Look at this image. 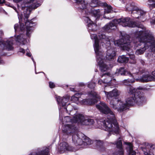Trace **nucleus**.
Masks as SVG:
<instances>
[{
    "mask_svg": "<svg viewBox=\"0 0 155 155\" xmlns=\"http://www.w3.org/2000/svg\"><path fill=\"white\" fill-rule=\"evenodd\" d=\"M117 24L124 27H137L142 29V30H138L135 33V37L136 39L138 40V41L134 39L130 42V36L126 35L123 36L122 38L114 41L115 46L120 47L123 50L129 51L131 50L130 48L134 44L136 50L135 54L137 55L143 54L145 51L149 48L153 51L155 40L152 33L149 30H147L143 25L137 24L135 22L130 21L129 18L114 19L109 24L106 25L103 29L105 31H107L113 27L114 28L113 29H115Z\"/></svg>",
    "mask_w": 155,
    "mask_h": 155,
    "instance_id": "nucleus-1",
    "label": "nucleus"
},
{
    "mask_svg": "<svg viewBox=\"0 0 155 155\" xmlns=\"http://www.w3.org/2000/svg\"><path fill=\"white\" fill-rule=\"evenodd\" d=\"M99 18L96 19V18L93 15H89V16L84 17L83 19L86 22L88 23L87 27L90 33L91 38L94 41V47L96 54L97 61L100 66L101 71L104 72L109 69V67L107 64L104 62V53L99 46V43H104L110 45V39L102 34H99L98 37H97L95 34L91 32L92 28L93 23H94L91 20H97Z\"/></svg>",
    "mask_w": 155,
    "mask_h": 155,
    "instance_id": "nucleus-2",
    "label": "nucleus"
},
{
    "mask_svg": "<svg viewBox=\"0 0 155 155\" xmlns=\"http://www.w3.org/2000/svg\"><path fill=\"white\" fill-rule=\"evenodd\" d=\"M96 107L101 112L107 114V120H104L102 123L103 129L113 134H118L119 127L113 112L103 102H100L99 104L96 105Z\"/></svg>",
    "mask_w": 155,
    "mask_h": 155,
    "instance_id": "nucleus-3",
    "label": "nucleus"
},
{
    "mask_svg": "<svg viewBox=\"0 0 155 155\" xmlns=\"http://www.w3.org/2000/svg\"><path fill=\"white\" fill-rule=\"evenodd\" d=\"M41 0H25L21 5L22 9L26 11L24 12V16L25 21V25L26 29V35L28 37H30L31 34L32 32L33 27L32 25L33 22L31 20H27L30 14L31 9H35L39 6L41 5Z\"/></svg>",
    "mask_w": 155,
    "mask_h": 155,
    "instance_id": "nucleus-4",
    "label": "nucleus"
},
{
    "mask_svg": "<svg viewBox=\"0 0 155 155\" xmlns=\"http://www.w3.org/2000/svg\"><path fill=\"white\" fill-rule=\"evenodd\" d=\"M78 4L79 8L87 15H93L96 19L99 18L100 15V9L94 10L92 7H96L99 4L98 0H75Z\"/></svg>",
    "mask_w": 155,
    "mask_h": 155,
    "instance_id": "nucleus-5",
    "label": "nucleus"
},
{
    "mask_svg": "<svg viewBox=\"0 0 155 155\" xmlns=\"http://www.w3.org/2000/svg\"><path fill=\"white\" fill-rule=\"evenodd\" d=\"M126 8L127 10L131 12L134 18L140 19L141 21H144L146 20V18L144 17L146 12L139 8L135 3L128 4L126 5Z\"/></svg>",
    "mask_w": 155,
    "mask_h": 155,
    "instance_id": "nucleus-6",
    "label": "nucleus"
},
{
    "mask_svg": "<svg viewBox=\"0 0 155 155\" xmlns=\"http://www.w3.org/2000/svg\"><path fill=\"white\" fill-rule=\"evenodd\" d=\"M145 101V99L143 94H139V92H137L133 96L128 97L125 102H123L127 106V109H128V107L130 106H133L135 104L139 105H142Z\"/></svg>",
    "mask_w": 155,
    "mask_h": 155,
    "instance_id": "nucleus-7",
    "label": "nucleus"
},
{
    "mask_svg": "<svg viewBox=\"0 0 155 155\" xmlns=\"http://www.w3.org/2000/svg\"><path fill=\"white\" fill-rule=\"evenodd\" d=\"M110 107L114 110L121 112L127 110V106L121 100L117 98H113L110 100Z\"/></svg>",
    "mask_w": 155,
    "mask_h": 155,
    "instance_id": "nucleus-8",
    "label": "nucleus"
},
{
    "mask_svg": "<svg viewBox=\"0 0 155 155\" xmlns=\"http://www.w3.org/2000/svg\"><path fill=\"white\" fill-rule=\"evenodd\" d=\"M72 141L76 145H83L86 148L88 147L89 145L93 143L92 141L87 137L84 135L81 139L79 138L78 136L76 134L73 135Z\"/></svg>",
    "mask_w": 155,
    "mask_h": 155,
    "instance_id": "nucleus-9",
    "label": "nucleus"
},
{
    "mask_svg": "<svg viewBox=\"0 0 155 155\" xmlns=\"http://www.w3.org/2000/svg\"><path fill=\"white\" fill-rule=\"evenodd\" d=\"M82 94L79 93H76L71 97V101L77 104L80 103L82 104L86 105H92L97 102V100L96 99H84L82 100H80Z\"/></svg>",
    "mask_w": 155,
    "mask_h": 155,
    "instance_id": "nucleus-10",
    "label": "nucleus"
},
{
    "mask_svg": "<svg viewBox=\"0 0 155 155\" xmlns=\"http://www.w3.org/2000/svg\"><path fill=\"white\" fill-rule=\"evenodd\" d=\"M4 35L2 31L0 30V37ZM13 40L12 39H9L6 41H0V49L3 50L6 49L7 50H12L13 49Z\"/></svg>",
    "mask_w": 155,
    "mask_h": 155,
    "instance_id": "nucleus-11",
    "label": "nucleus"
},
{
    "mask_svg": "<svg viewBox=\"0 0 155 155\" xmlns=\"http://www.w3.org/2000/svg\"><path fill=\"white\" fill-rule=\"evenodd\" d=\"M76 119L74 121L75 122H78V124L83 125H91L94 123V121L93 119L91 118H86L82 114H78L77 117H75Z\"/></svg>",
    "mask_w": 155,
    "mask_h": 155,
    "instance_id": "nucleus-12",
    "label": "nucleus"
},
{
    "mask_svg": "<svg viewBox=\"0 0 155 155\" xmlns=\"http://www.w3.org/2000/svg\"><path fill=\"white\" fill-rule=\"evenodd\" d=\"M62 132L66 135H71L76 131V127L74 124H64L62 127Z\"/></svg>",
    "mask_w": 155,
    "mask_h": 155,
    "instance_id": "nucleus-13",
    "label": "nucleus"
},
{
    "mask_svg": "<svg viewBox=\"0 0 155 155\" xmlns=\"http://www.w3.org/2000/svg\"><path fill=\"white\" fill-rule=\"evenodd\" d=\"M155 150V145L150 144L146 143L145 146L142 148V150L143 152V155H153V150Z\"/></svg>",
    "mask_w": 155,
    "mask_h": 155,
    "instance_id": "nucleus-14",
    "label": "nucleus"
},
{
    "mask_svg": "<svg viewBox=\"0 0 155 155\" xmlns=\"http://www.w3.org/2000/svg\"><path fill=\"white\" fill-rule=\"evenodd\" d=\"M58 150L61 153L68 150L69 151H73V148L69 146L68 143L66 142H63L60 143Z\"/></svg>",
    "mask_w": 155,
    "mask_h": 155,
    "instance_id": "nucleus-15",
    "label": "nucleus"
},
{
    "mask_svg": "<svg viewBox=\"0 0 155 155\" xmlns=\"http://www.w3.org/2000/svg\"><path fill=\"white\" fill-rule=\"evenodd\" d=\"M104 92L107 97L109 100L112 99L113 98H116L115 97L118 96L120 94V92L116 89H114L112 91H110L109 92H107L105 91H104Z\"/></svg>",
    "mask_w": 155,
    "mask_h": 155,
    "instance_id": "nucleus-16",
    "label": "nucleus"
},
{
    "mask_svg": "<svg viewBox=\"0 0 155 155\" xmlns=\"http://www.w3.org/2000/svg\"><path fill=\"white\" fill-rule=\"evenodd\" d=\"M155 78L150 75L149 72H146L143 74L142 77L140 79V80L141 82H147L149 81H154Z\"/></svg>",
    "mask_w": 155,
    "mask_h": 155,
    "instance_id": "nucleus-17",
    "label": "nucleus"
},
{
    "mask_svg": "<svg viewBox=\"0 0 155 155\" xmlns=\"http://www.w3.org/2000/svg\"><path fill=\"white\" fill-rule=\"evenodd\" d=\"M139 72V71L137 70V69L135 68H134L133 69L132 74V75L133 76L132 77L131 76V77H132L133 78L132 79H125L122 81L120 82V84L122 85H128L130 83H132L135 81L134 78V76L133 75V74H137Z\"/></svg>",
    "mask_w": 155,
    "mask_h": 155,
    "instance_id": "nucleus-18",
    "label": "nucleus"
},
{
    "mask_svg": "<svg viewBox=\"0 0 155 155\" xmlns=\"http://www.w3.org/2000/svg\"><path fill=\"white\" fill-rule=\"evenodd\" d=\"M116 55L115 49L113 48L108 49L107 51L106 58L108 60H112L114 59Z\"/></svg>",
    "mask_w": 155,
    "mask_h": 155,
    "instance_id": "nucleus-19",
    "label": "nucleus"
},
{
    "mask_svg": "<svg viewBox=\"0 0 155 155\" xmlns=\"http://www.w3.org/2000/svg\"><path fill=\"white\" fill-rule=\"evenodd\" d=\"M115 74L117 75L120 74L121 75L129 76L130 77L133 76L132 74L130 72L126 70L124 67H122L119 69H117L115 73Z\"/></svg>",
    "mask_w": 155,
    "mask_h": 155,
    "instance_id": "nucleus-20",
    "label": "nucleus"
},
{
    "mask_svg": "<svg viewBox=\"0 0 155 155\" xmlns=\"http://www.w3.org/2000/svg\"><path fill=\"white\" fill-rule=\"evenodd\" d=\"M110 74L108 72L107 73H104L101 75V77L103 76H106L107 77L105 80L104 81H103L101 79H99L98 81V83L99 84L102 85L103 84L108 83L111 82V83L112 82V79L111 76H110Z\"/></svg>",
    "mask_w": 155,
    "mask_h": 155,
    "instance_id": "nucleus-21",
    "label": "nucleus"
},
{
    "mask_svg": "<svg viewBox=\"0 0 155 155\" xmlns=\"http://www.w3.org/2000/svg\"><path fill=\"white\" fill-rule=\"evenodd\" d=\"M139 90H144V89L143 87H138L137 89H135L133 87L130 86L128 87L127 92L128 93L130 94H134L133 95V96L138 91L139 92V95L140 94H142Z\"/></svg>",
    "mask_w": 155,
    "mask_h": 155,
    "instance_id": "nucleus-22",
    "label": "nucleus"
},
{
    "mask_svg": "<svg viewBox=\"0 0 155 155\" xmlns=\"http://www.w3.org/2000/svg\"><path fill=\"white\" fill-rule=\"evenodd\" d=\"M56 100L58 102V104L62 106H64L66 105V103L68 101L69 99V97L68 96H67L66 97H61L60 96L56 97Z\"/></svg>",
    "mask_w": 155,
    "mask_h": 155,
    "instance_id": "nucleus-23",
    "label": "nucleus"
},
{
    "mask_svg": "<svg viewBox=\"0 0 155 155\" xmlns=\"http://www.w3.org/2000/svg\"><path fill=\"white\" fill-rule=\"evenodd\" d=\"M78 114H74V116L72 118L69 116H66L64 117V120L63 121V124H64L66 123H69V124H74L77 123L78 122H75L74 121L76 119L75 117H77L78 115Z\"/></svg>",
    "mask_w": 155,
    "mask_h": 155,
    "instance_id": "nucleus-24",
    "label": "nucleus"
},
{
    "mask_svg": "<svg viewBox=\"0 0 155 155\" xmlns=\"http://www.w3.org/2000/svg\"><path fill=\"white\" fill-rule=\"evenodd\" d=\"M28 155H49V149L46 147L41 150H38L37 153L33 152Z\"/></svg>",
    "mask_w": 155,
    "mask_h": 155,
    "instance_id": "nucleus-25",
    "label": "nucleus"
},
{
    "mask_svg": "<svg viewBox=\"0 0 155 155\" xmlns=\"http://www.w3.org/2000/svg\"><path fill=\"white\" fill-rule=\"evenodd\" d=\"M24 35L21 34L18 35L16 38V41L23 45L25 44L27 42V40L24 37Z\"/></svg>",
    "mask_w": 155,
    "mask_h": 155,
    "instance_id": "nucleus-26",
    "label": "nucleus"
},
{
    "mask_svg": "<svg viewBox=\"0 0 155 155\" xmlns=\"http://www.w3.org/2000/svg\"><path fill=\"white\" fill-rule=\"evenodd\" d=\"M127 146L126 148L129 150V155H136V152L133 150V146L130 143H125Z\"/></svg>",
    "mask_w": 155,
    "mask_h": 155,
    "instance_id": "nucleus-27",
    "label": "nucleus"
},
{
    "mask_svg": "<svg viewBox=\"0 0 155 155\" xmlns=\"http://www.w3.org/2000/svg\"><path fill=\"white\" fill-rule=\"evenodd\" d=\"M14 29L15 32H17L19 30L23 32L25 31V25L24 24L22 23H20L19 27L18 24H15L14 25Z\"/></svg>",
    "mask_w": 155,
    "mask_h": 155,
    "instance_id": "nucleus-28",
    "label": "nucleus"
},
{
    "mask_svg": "<svg viewBox=\"0 0 155 155\" xmlns=\"http://www.w3.org/2000/svg\"><path fill=\"white\" fill-rule=\"evenodd\" d=\"M129 60L128 58L124 55H122L118 57L117 61L120 63L127 62Z\"/></svg>",
    "mask_w": 155,
    "mask_h": 155,
    "instance_id": "nucleus-29",
    "label": "nucleus"
},
{
    "mask_svg": "<svg viewBox=\"0 0 155 155\" xmlns=\"http://www.w3.org/2000/svg\"><path fill=\"white\" fill-rule=\"evenodd\" d=\"M90 96L93 97L95 98L100 99V96L95 91H91L89 94Z\"/></svg>",
    "mask_w": 155,
    "mask_h": 155,
    "instance_id": "nucleus-30",
    "label": "nucleus"
},
{
    "mask_svg": "<svg viewBox=\"0 0 155 155\" xmlns=\"http://www.w3.org/2000/svg\"><path fill=\"white\" fill-rule=\"evenodd\" d=\"M105 8L104 9V14L108 13L110 12L112 10V7L107 4H105Z\"/></svg>",
    "mask_w": 155,
    "mask_h": 155,
    "instance_id": "nucleus-31",
    "label": "nucleus"
},
{
    "mask_svg": "<svg viewBox=\"0 0 155 155\" xmlns=\"http://www.w3.org/2000/svg\"><path fill=\"white\" fill-rule=\"evenodd\" d=\"M148 2L150 8H155V0H148Z\"/></svg>",
    "mask_w": 155,
    "mask_h": 155,
    "instance_id": "nucleus-32",
    "label": "nucleus"
},
{
    "mask_svg": "<svg viewBox=\"0 0 155 155\" xmlns=\"http://www.w3.org/2000/svg\"><path fill=\"white\" fill-rule=\"evenodd\" d=\"M95 143L97 145V147H102L103 142L100 140H97L94 141Z\"/></svg>",
    "mask_w": 155,
    "mask_h": 155,
    "instance_id": "nucleus-33",
    "label": "nucleus"
},
{
    "mask_svg": "<svg viewBox=\"0 0 155 155\" xmlns=\"http://www.w3.org/2000/svg\"><path fill=\"white\" fill-rule=\"evenodd\" d=\"M71 107V105H69L67 106V107L65 108V109H66V110L67 111H70V114H71V115H72V114H73L72 112H74L75 111V110L74 109H73V108H72V109L71 110L70 109V108Z\"/></svg>",
    "mask_w": 155,
    "mask_h": 155,
    "instance_id": "nucleus-34",
    "label": "nucleus"
},
{
    "mask_svg": "<svg viewBox=\"0 0 155 155\" xmlns=\"http://www.w3.org/2000/svg\"><path fill=\"white\" fill-rule=\"evenodd\" d=\"M128 54L130 57V59L133 60V62L132 63H135V61L134 60L135 58V56L133 54H132L131 53H128Z\"/></svg>",
    "mask_w": 155,
    "mask_h": 155,
    "instance_id": "nucleus-35",
    "label": "nucleus"
},
{
    "mask_svg": "<svg viewBox=\"0 0 155 155\" xmlns=\"http://www.w3.org/2000/svg\"><path fill=\"white\" fill-rule=\"evenodd\" d=\"M95 86V83L93 82H91L88 84V87L92 89L94 88Z\"/></svg>",
    "mask_w": 155,
    "mask_h": 155,
    "instance_id": "nucleus-36",
    "label": "nucleus"
},
{
    "mask_svg": "<svg viewBox=\"0 0 155 155\" xmlns=\"http://www.w3.org/2000/svg\"><path fill=\"white\" fill-rule=\"evenodd\" d=\"M97 25L95 23H93V27L91 31H94L97 30Z\"/></svg>",
    "mask_w": 155,
    "mask_h": 155,
    "instance_id": "nucleus-37",
    "label": "nucleus"
},
{
    "mask_svg": "<svg viewBox=\"0 0 155 155\" xmlns=\"http://www.w3.org/2000/svg\"><path fill=\"white\" fill-rule=\"evenodd\" d=\"M151 23L152 24H155V12L153 16V17L151 20Z\"/></svg>",
    "mask_w": 155,
    "mask_h": 155,
    "instance_id": "nucleus-38",
    "label": "nucleus"
},
{
    "mask_svg": "<svg viewBox=\"0 0 155 155\" xmlns=\"http://www.w3.org/2000/svg\"><path fill=\"white\" fill-rule=\"evenodd\" d=\"M49 86L51 88H53L55 87V85L53 82H49Z\"/></svg>",
    "mask_w": 155,
    "mask_h": 155,
    "instance_id": "nucleus-39",
    "label": "nucleus"
},
{
    "mask_svg": "<svg viewBox=\"0 0 155 155\" xmlns=\"http://www.w3.org/2000/svg\"><path fill=\"white\" fill-rule=\"evenodd\" d=\"M19 52H21L23 54H24L25 52V50L22 48H20V49H19V51L18 52V53Z\"/></svg>",
    "mask_w": 155,
    "mask_h": 155,
    "instance_id": "nucleus-40",
    "label": "nucleus"
},
{
    "mask_svg": "<svg viewBox=\"0 0 155 155\" xmlns=\"http://www.w3.org/2000/svg\"><path fill=\"white\" fill-rule=\"evenodd\" d=\"M28 49H27L26 50V51L27 52V53H26V55L28 57H30L31 55V54L30 53L28 52Z\"/></svg>",
    "mask_w": 155,
    "mask_h": 155,
    "instance_id": "nucleus-41",
    "label": "nucleus"
},
{
    "mask_svg": "<svg viewBox=\"0 0 155 155\" xmlns=\"http://www.w3.org/2000/svg\"><path fill=\"white\" fill-rule=\"evenodd\" d=\"M5 5L10 7H12V8H13L15 10L16 8H15L14 7V6L10 5V4L9 3H6Z\"/></svg>",
    "mask_w": 155,
    "mask_h": 155,
    "instance_id": "nucleus-42",
    "label": "nucleus"
},
{
    "mask_svg": "<svg viewBox=\"0 0 155 155\" xmlns=\"http://www.w3.org/2000/svg\"><path fill=\"white\" fill-rule=\"evenodd\" d=\"M152 74L154 77H155V70L152 71L151 73Z\"/></svg>",
    "mask_w": 155,
    "mask_h": 155,
    "instance_id": "nucleus-43",
    "label": "nucleus"
},
{
    "mask_svg": "<svg viewBox=\"0 0 155 155\" xmlns=\"http://www.w3.org/2000/svg\"><path fill=\"white\" fill-rule=\"evenodd\" d=\"M0 3H5V0H3L2 1V0H0Z\"/></svg>",
    "mask_w": 155,
    "mask_h": 155,
    "instance_id": "nucleus-44",
    "label": "nucleus"
},
{
    "mask_svg": "<svg viewBox=\"0 0 155 155\" xmlns=\"http://www.w3.org/2000/svg\"><path fill=\"white\" fill-rule=\"evenodd\" d=\"M70 90L71 91H75L74 88H70Z\"/></svg>",
    "mask_w": 155,
    "mask_h": 155,
    "instance_id": "nucleus-45",
    "label": "nucleus"
},
{
    "mask_svg": "<svg viewBox=\"0 0 155 155\" xmlns=\"http://www.w3.org/2000/svg\"><path fill=\"white\" fill-rule=\"evenodd\" d=\"M3 61L2 60H1V58H0V64H2L3 63Z\"/></svg>",
    "mask_w": 155,
    "mask_h": 155,
    "instance_id": "nucleus-46",
    "label": "nucleus"
},
{
    "mask_svg": "<svg viewBox=\"0 0 155 155\" xmlns=\"http://www.w3.org/2000/svg\"><path fill=\"white\" fill-rule=\"evenodd\" d=\"M31 59H32V60L34 62H35V61H34V59H33V57H32V58H31Z\"/></svg>",
    "mask_w": 155,
    "mask_h": 155,
    "instance_id": "nucleus-47",
    "label": "nucleus"
},
{
    "mask_svg": "<svg viewBox=\"0 0 155 155\" xmlns=\"http://www.w3.org/2000/svg\"><path fill=\"white\" fill-rule=\"evenodd\" d=\"M84 85V84H82V83L81 84V86Z\"/></svg>",
    "mask_w": 155,
    "mask_h": 155,
    "instance_id": "nucleus-48",
    "label": "nucleus"
},
{
    "mask_svg": "<svg viewBox=\"0 0 155 155\" xmlns=\"http://www.w3.org/2000/svg\"><path fill=\"white\" fill-rule=\"evenodd\" d=\"M97 69H96V70H95V71H96V72H97Z\"/></svg>",
    "mask_w": 155,
    "mask_h": 155,
    "instance_id": "nucleus-49",
    "label": "nucleus"
},
{
    "mask_svg": "<svg viewBox=\"0 0 155 155\" xmlns=\"http://www.w3.org/2000/svg\"><path fill=\"white\" fill-rule=\"evenodd\" d=\"M107 18V19H111V18Z\"/></svg>",
    "mask_w": 155,
    "mask_h": 155,
    "instance_id": "nucleus-50",
    "label": "nucleus"
}]
</instances>
